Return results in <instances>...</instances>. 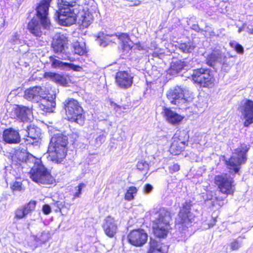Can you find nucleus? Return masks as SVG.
<instances>
[{"label":"nucleus","mask_w":253,"mask_h":253,"mask_svg":"<svg viewBox=\"0 0 253 253\" xmlns=\"http://www.w3.org/2000/svg\"><path fill=\"white\" fill-rule=\"evenodd\" d=\"M244 52V48L243 46L238 44V53L243 54Z\"/></svg>","instance_id":"48"},{"label":"nucleus","mask_w":253,"mask_h":253,"mask_svg":"<svg viewBox=\"0 0 253 253\" xmlns=\"http://www.w3.org/2000/svg\"><path fill=\"white\" fill-rule=\"evenodd\" d=\"M56 73L51 72H46L43 75V77L45 79H50L51 81H54Z\"/></svg>","instance_id":"41"},{"label":"nucleus","mask_w":253,"mask_h":253,"mask_svg":"<svg viewBox=\"0 0 253 253\" xmlns=\"http://www.w3.org/2000/svg\"><path fill=\"white\" fill-rule=\"evenodd\" d=\"M27 135L26 137L24 138V142L26 145H33L38 142L39 134L35 133L36 130L35 128L30 127H27Z\"/></svg>","instance_id":"29"},{"label":"nucleus","mask_w":253,"mask_h":253,"mask_svg":"<svg viewBox=\"0 0 253 253\" xmlns=\"http://www.w3.org/2000/svg\"><path fill=\"white\" fill-rule=\"evenodd\" d=\"M37 202L31 200L21 207L17 208L14 212V218L21 219L25 218L28 214L35 211Z\"/></svg>","instance_id":"15"},{"label":"nucleus","mask_w":253,"mask_h":253,"mask_svg":"<svg viewBox=\"0 0 253 253\" xmlns=\"http://www.w3.org/2000/svg\"><path fill=\"white\" fill-rule=\"evenodd\" d=\"M68 42V40L67 37L63 35L59 34L53 39L51 47L54 53H62L65 48L67 47Z\"/></svg>","instance_id":"20"},{"label":"nucleus","mask_w":253,"mask_h":253,"mask_svg":"<svg viewBox=\"0 0 253 253\" xmlns=\"http://www.w3.org/2000/svg\"><path fill=\"white\" fill-rule=\"evenodd\" d=\"M93 20V17L91 13L87 10H83V13L79 17V21L81 25L83 28H87Z\"/></svg>","instance_id":"28"},{"label":"nucleus","mask_w":253,"mask_h":253,"mask_svg":"<svg viewBox=\"0 0 253 253\" xmlns=\"http://www.w3.org/2000/svg\"><path fill=\"white\" fill-rule=\"evenodd\" d=\"M242 29H239L238 30V32H240V31H242Z\"/></svg>","instance_id":"53"},{"label":"nucleus","mask_w":253,"mask_h":253,"mask_svg":"<svg viewBox=\"0 0 253 253\" xmlns=\"http://www.w3.org/2000/svg\"><path fill=\"white\" fill-rule=\"evenodd\" d=\"M222 54L219 50L213 49L209 53L206 58V64L211 67H214L218 63L221 62Z\"/></svg>","instance_id":"24"},{"label":"nucleus","mask_w":253,"mask_h":253,"mask_svg":"<svg viewBox=\"0 0 253 253\" xmlns=\"http://www.w3.org/2000/svg\"><path fill=\"white\" fill-rule=\"evenodd\" d=\"M123 108L124 109H126V108L125 107H123Z\"/></svg>","instance_id":"55"},{"label":"nucleus","mask_w":253,"mask_h":253,"mask_svg":"<svg viewBox=\"0 0 253 253\" xmlns=\"http://www.w3.org/2000/svg\"><path fill=\"white\" fill-rule=\"evenodd\" d=\"M214 182L222 193L229 194L232 191V181L225 176L221 175H215Z\"/></svg>","instance_id":"19"},{"label":"nucleus","mask_w":253,"mask_h":253,"mask_svg":"<svg viewBox=\"0 0 253 253\" xmlns=\"http://www.w3.org/2000/svg\"><path fill=\"white\" fill-rule=\"evenodd\" d=\"M158 216L152 221V233L155 238L165 239L167 238L171 228L170 221L171 214L169 210L165 208H160L154 211Z\"/></svg>","instance_id":"2"},{"label":"nucleus","mask_w":253,"mask_h":253,"mask_svg":"<svg viewBox=\"0 0 253 253\" xmlns=\"http://www.w3.org/2000/svg\"><path fill=\"white\" fill-rule=\"evenodd\" d=\"M73 52L74 54L79 55H83L86 52L85 48L82 46L79 42H76L72 44Z\"/></svg>","instance_id":"33"},{"label":"nucleus","mask_w":253,"mask_h":253,"mask_svg":"<svg viewBox=\"0 0 253 253\" xmlns=\"http://www.w3.org/2000/svg\"><path fill=\"white\" fill-rule=\"evenodd\" d=\"M128 242L131 245L140 247L145 245L148 240V235L144 229L137 228L131 230L127 235Z\"/></svg>","instance_id":"11"},{"label":"nucleus","mask_w":253,"mask_h":253,"mask_svg":"<svg viewBox=\"0 0 253 253\" xmlns=\"http://www.w3.org/2000/svg\"><path fill=\"white\" fill-rule=\"evenodd\" d=\"M111 105L113 106H114L115 109H121V106L120 105H118L116 103L112 102H111Z\"/></svg>","instance_id":"49"},{"label":"nucleus","mask_w":253,"mask_h":253,"mask_svg":"<svg viewBox=\"0 0 253 253\" xmlns=\"http://www.w3.org/2000/svg\"><path fill=\"white\" fill-rule=\"evenodd\" d=\"M52 0H41L36 8V14L45 28L49 26L48 9Z\"/></svg>","instance_id":"12"},{"label":"nucleus","mask_w":253,"mask_h":253,"mask_svg":"<svg viewBox=\"0 0 253 253\" xmlns=\"http://www.w3.org/2000/svg\"><path fill=\"white\" fill-rule=\"evenodd\" d=\"M180 167L178 164H174L169 167L168 169L169 173L172 174L180 170Z\"/></svg>","instance_id":"39"},{"label":"nucleus","mask_w":253,"mask_h":253,"mask_svg":"<svg viewBox=\"0 0 253 253\" xmlns=\"http://www.w3.org/2000/svg\"><path fill=\"white\" fill-rule=\"evenodd\" d=\"M27 162L34 164L29 172L30 177L33 181L47 185L52 184L55 182L54 177L42 164L40 159L30 155Z\"/></svg>","instance_id":"3"},{"label":"nucleus","mask_w":253,"mask_h":253,"mask_svg":"<svg viewBox=\"0 0 253 253\" xmlns=\"http://www.w3.org/2000/svg\"><path fill=\"white\" fill-rule=\"evenodd\" d=\"M42 210L43 213L45 215H48L51 212V208L47 204H44L42 206Z\"/></svg>","instance_id":"43"},{"label":"nucleus","mask_w":253,"mask_h":253,"mask_svg":"<svg viewBox=\"0 0 253 253\" xmlns=\"http://www.w3.org/2000/svg\"><path fill=\"white\" fill-rule=\"evenodd\" d=\"M53 82L64 86H67L68 84L66 78L64 75L58 73H56Z\"/></svg>","instance_id":"34"},{"label":"nucleus","mask_w":253,"mask_h":253,"mask_svg":"<svg viewBox=\"0 0 253 253\" xmlns=\"http://www.w3.org/2000/svg\"><path fill=\"white\" fill-rule=\"evenodd\" d=\"M10 188L13 191H20L24 190L22 182L17 181L13 182L10 185Z\"/></svg>","instance_id":"36"},{"label":"nucleus","mask_w":253,"mask_h":253,"mask_svg":"<svg viewBox=\"0 0 253 253\" xmlns=\"http://www.w3.org/2000/svg\"><path fill=\"white\" fill-rule=\"evenodd\" d=\"M179 49L185 53H190L194 49V46L190 43H180L179 45Z\"/></svg>","instance_id":"35"},{"label":"nucleus","mask_w":253,"mask_h":253,"mask_svg":"<svg viewBox=\"0 0 253 253\" xmlns=\"http://www.w3.org/2000/svg\"><path fill=\"white\" fill-rule=\"evenodd\" d=\"M18 41H19L18 36L17 35H15L13 36V38L11 39V42L13 44H16V43H17Z\"/></svg>","instance_id":"47"},{"label":"nucleus","mask_w":253,"mask_h":253,"mask_svg":"<svg viewBox=\"0 0 253 253\" xmlns=\"http://www.w3.org/2000/svg\"><path fill=\"white\" fill-rule=\"evenodd\" d=\"M249 148L245 144H242L241 145L239 150H238V166L246 163L247 159L246 154Z\"/></svg>","instance_id":"30"},{"label":"nucleus","mask_w":253,"mask_h":253,"mask_svg":"<svg viewBox=\"0 0 253 253\" xmlns=\"http://www.w3.org/2000/svg\"><path fill=\"white\" fill-rule=\"evenodd\" d=\"M136 167L138 170L143 171L148 168V164L145 161H141L137 163Z\"/></svg>","instance_id":"40"},{"label":"nucleus","mask_w":253,"mask_h":253,"mask_svg":"<svg viewBox=\"0 0 253 253\" xmlns=\"http://www.w3.org/2000/svg\"><path fill=\"white\" fill-rule=\"evenodd\" d=\"M186 66V63L181 60L172 62L168 69L169 74L171 75H176L183 70Z\"/></svg>","instance_id":"27"},{"label":"nucleus","mask_w":253,"mask_h":253,"mask_svg":"<svg viewBox=\"0 0 253 253\" xmlns=\"http://www.w3.org/2000/svg\"><path fill=\"white\" fill-rule=\"evenodd\" d=\"M40 22H41L40 21ZM41 24L42 25V23H40L36 19L32 18L27 24V29L33 36L36 37H41L42 34ZM49 25H50V24ZM42 26L44 27L43 25ZM49 26L46 29L48 28ZM43 28L45 29L44 27Z\"/></svg>","instance_id":"23"},{"label":"nucleus","mask_w":253,"mask_h":253,"mask_svg":"<svg viewBox=\"0 0 253 253\" xmlns=\"http://www.w3.org/2000/svg\"><path fill=\"white\" fill-rule=\"evenodd\" d=\"M133 80V77L127 71H119L115 76L116 84L123 89L130 87L132 85Z\"/></svg>","instance_id":"14"},{"label":"nucleus","mask_w":253,"mask_h":253,"mask_svg":"<svg viewBox=\"0 0 253 253\" xmlns=\"http://www.w3.org/2000/svg\"><path fill=\"white\" fill-rule=\"evenodd\" d=\"M167 97L171 104L179 107L186 105L190 98L189 90L180 85H175L169 89L167 93Z\"/></svg>","instance_id":"9"},{"label":"nucleus","mask_w":253,"mask_h":253,"mask_svg":"<svg viewBox=\"0 0 253 253\" xmlns=\"http://www.w3.org/2000/svg\"><path fill=\"white\" fill-rule=\"evenodd\" d=\"M115 36L117 37L119 41V43L121 45V48L123 51L128 52L133 48L132 42L130 39L129 35L126 33H118L111 35H104L103 33H101V35L98 37L100 42V43L104 45L109 44L108 40V37H112Z\"/></svg>","instance_id":"10"},{"label":"nucleus","mask_w":253,"mask_h":253,"mask_svg":"<svg viewBox=\"0 0 253 253\" xmlns=\"http://www.w3.org/2000/svg\"><path fill=\"white\" fill-rule=\"evenodd\" d=\"M53 204L57 208L55 211V212H61L62 209L65 207V203L62 204L59 201H56Z\"/></svg>","instance_id":"42"},{"label":"nucleus","mask_w":253,"mask_h":253,"mask_svg":"<svg viewBox=\"0 0 253 253\" xmlns=\"http://www.w3.org/2000/svg\"><path fill=\"white\" fill-rule=\"evenodd\" d=\"M240 112L241 118L245 120V126L248 127L253 124V101L248 99L243 100L241 103Z\"/></svg>","instance_id":"13"},{"label":"nucleus","mask_w":253,"mask_h":253,"mask_svg":"<svg viewBox=\"0 0 253 253\" xmlns=\"http://www.w3.org/2000/svg\"><path fill=\"white\" fill-rule=\"evenodd\" d=\"M49 59L51 65L53 68H64L65 67H69L74 70H76L77 68L79 67L78 66L75 65L71 63L63 62L56 59L53 56H50L49 57Z\"/></svg>","instance_id":"26"},{"label":"nucleus","mask_w":253,"mask_h":253,"mask_svg":"<svg viewBox=\"0 0 253 253\" xmlns=\"http://www.w3.org/2000/svg\"><path fill=\"white\" fill-rule=\"evenodd\" d=\"M189 78L194 84L202 88H212L216 84L213 71L208 68L194 69Z\"/></svg>","instance_id":"7"},{"label":"nucleus","mask_w":253,"mask_h":253,"mask_svg":"<svg viewBox=\"0 0 253 253\" xmlns=\"http://www.w3.org/2000/svg\"><path fill=\"white\" fill-rule=\"evenodd\" d=\"M102 228L105 235L109 238H113L115 236L118 226L115 218L111 215H108L104 220Z\"/></svg>","instance_id":"17"},{"label":"nucleus","mask_w":253,"mask_h":253,"mask_svg":"<svg viewBox=\"0 0 253 253\" xmlns=\"http://www.w3.org/2000/svg\"><path fill=\"white\" fill-rule=\"evenodd\" d=\"M78 0H57L58 17L62 25L68 26L76 22L74 7L78 5Z\"/></svg>","instance_id":"5"},{"label":"nucleus","mask_w":253,"mask_h":253,"mask_svg":"<svg viewBox=\"0 0 253 253\" xmlns=\"http://www.w3.org/2000/svg\"><path fill=\"white\" fill-rule=\"evenodd\" d=\"M21 136L18 130L13 127L5 128L3 131L2 140L7 144H18L21 141Z\"/></svg>","instance_id":"18"},{"label":"nucleus","mask_w":253,"mask_h":253,"mask_svg":"<svg viewBox=\"0 0 253 253\" xmlns=\"http://www.w3.org/2000/svg\"><path fill=\"white\" fill-rule=\"evenodd\" d=\"M245 232H247L249 229H244Z\"/></svg>","instance_id":"52"},{"label":"nucleus","mask_w":253,"mask_h":253,"mask_svg":"<svg viewBox=\"0 0 253 253\" xmlns=\"http://www.w3.org/2000/svg\"><path fill=\"white\" fill-rule=\"evenodd\" d=\"M152 189H153V187L151 184H148V183L146 184L144 186V189H143L144 192L145 193H149L152 191Z\"/></svg>","instance_id":"44"},{"label":"nucleus","mask_w":253,"mask_h":253,"mask_svg":"<svg viewBox=\"0 0 253 253\" xmlns=\"http://www.w3.org/2000/svg\"><path fill=\"white\" fill-rule=\"evenodd\" d=\"M44 90L40 86H35L27 88L24 93V97L29 101H38L44 98Z\"/></svg>","instance_id":"16"},{"label":"nucleus","mask_w":253,"mask_h":253,"mask_svg":"<svg viewBox=\"0 0 253 253\" xmlns=\"http://www.w3.org/2000/svg\"><path fill=\"white\" fill-rule=\"evenodd\" d=\"M248 32L251 34H253V28H248Z\"/></svg>","instance_id":"50"},{"label":"nucleus","mask_w":253,"mask_h":253,"mask_svg":"<svg viewBox=\"0 0 253 253\" xmlns=\"http://www.w3.org/2000/svg\"><path fill=\"white\" fill-rule=\"evenodd\" d=\"M31 111L28 107L18 105L14 110L15 118L23 122H27L29 120L28 116Z\"/></svg>","instance_id":"25"},{"label":"nucleus","mask_w":253,"mask_h":253,"mask_svg":"<svg viewBox=\"0 0 253 253\" xmlns=\"http://www.w3.org/2000/svg\"><path fill=\"white\" fill-rule=\"evenodd\" d=\"M238 171H239V168H238Z\"/></svg>","instance_id":"56"},{"label":"nucleus","mask_w":253,"mask_h":253,"mask_svg":"<svg viewBox=\"0 0 253 253\" xmlns=\"http://www.w3.org/2000/svg\"><path fill=\"white\" fill-rule=\"evenodd\" d=\"M192 201L186 200L182 204L174 220V226L180 232L187 230L192 226L195 216L191 211Z\"/></svg>","instance_id":"6"},{"label":"nucleus","mask_w":253,"mask_h":253,"mask_svg":"<svg viewBox=\"0 0 253 253\" xmlns=\"http://www.w3.org/2000/svg\"><path fill=\"white\" fill-rule=\"evenodd\" d=\"M227 165L228 168L230 169V172H237V165L233 162L232 158L229 159Z\"/></svg>","instance_id":"37"},{"label":"nucleus","mask_w":253,"mask_h":253,"mask_svg":"<svg viewBox=\"0 0 253 253\" xmlns=\"http://www.w3.org/2000/svg\"><path fill=\"white\" fill-rule=\"evenodd\" d=\"M164 116L167 121L172 125H178L183 120L184 117L172 111L170 108L163 109Z\"/></svg>","instance_id":"22"},{"label":"nucleus","mask_w":253,"mask_h":253,"mask_svg":"<svg viewBox=\"0 0 253 253\" xmlns=\"http://www.w3.org/2000/svg\"><path fill=\"white\" fill-rule=\"evenodd\" d=\"M66 120L70 123H75L81 126L84 124L85 111L81 103L73 98H68L63 103Z\"/></svg>","instance_id":"4"},{"label":"nucleus","mask_w":253,"mask_h":253,"mask_svg":"<svg viewBox=\"0 0 253 253\" xmlns=\"http://www.w3.org/2000/svg\"><path fill=\"white\" fill-rule=\"evenodd\" d=\"M230 250H236L237 249V242L235 240L230 244Z\"/></svg>","instance_id":"46"},{"label":"nucleus","mask_w":253,"mask_h":253,"mask_svg":"<svg viewBox=\"0 0 253 253\" xmlns=\"http://www.w3.org/2000/svg\"><path fill=\"white\" fill-rule=\"evenodd\" d=\"M189 136L185 130L178 129L172 137L169 151L173 155H178L184 151L188 146Z\"/></svg>","instance_id":"8"},{"label":"nucleus","mask_w":253,"mask_h":253,"mask_svg":"<svg viewBox=\"0 0 253 253\" xmlns=\"http://www.w3.org/2000/svg\"><path fill=\"white\" fill-rule=\"evenodd\" d=\"M85 185L84 183H80L78 185L77 188V191L75 193V194L73 195V199H75L77 198H78L80 196V195L82 193V190L83 187H85Z\"/></svg>","instance_id":"38"},{"label":"nucleus","mask_w":253,"mask_h":253,"mask_svg":"<svg viewBox=\"0 0 253 253\" xmlns=\"http://www.w3.org/2000/svg\"><path fill=\"white\" fill-rule=\"evenodd\" d=\"M168 247L155 239H150L146 253H168Z\"/></svg>","instance_id":"21"},{"label":"nucleus","mask_w":253,"mask_h":253,"mask_svg":"<svg viewBox=\"0 0 253 253\" xmlns=\"http://www.w3.org/2000/svg\"><path fill=\"white\" fill-rule=\"evenodd\" d=\"M68 139L62 133L54 134L50 140L47 153L50 160L61 164L65 159L68 151Z\"/></svg>","instance_id":"1"},{"label":"nucleus","mask_w":253,"mask_h":253,"mask_svg":"<svg viewBox=\"0 0 253 253\" xmlns=\"http://www.w3.org/2000/svg\"><path fill=\"white\" fill-rule=\"evenodd\" d=\"M138 188L135 186H129L125 194V199L127 201L133 200L138 192Z\"/></svg>","instance_id":"32"},{"label":"nucleus","mask_w":253,"mask_h":253,"mask_svg":"<svg viewBox=\"0 0 253 253\" xmlns=\"http://www.w3.org/2000/svg\"><path fill=\"white\" fill-rule=\"evenodd\" d=\"M65 59H67V60H70V58L69 57H68L67 58H65Z\"/></svg>","instance_id":"51"},{"label":"nucleus","mask_w":253,"mask_h":253,"mask_svg":"<svg viewBox=\"0 0 253 253\" xmlns=\"http://www.w3.org/2000/svg\"><path fill=\"white\" fill-rule=\"evenodd\" d=\"M135 49L138 50H142L144 49V46L140 42L134 43Z\"/></svg>","instance_id":"45"},{"label":"nucleus","mask_w":253,"mask_h":253,"mask_svg":"<svg viewBox=\"0 0 253 253\" xmlns=\"http://www.w3.org/2000/svg\"><path fill=\"white\" fill-rule=\"evenodd\" d=\"M236 48L237 49V45H236Z\"/></svg>","instance_id":"54"},{"label":"nucleus","mask_w":253,"mask_h":253,"mask_svg":"<svg viewBox=\"0 0 253 253\" xmlns=\"http://www.w3.org/2000/svg\"><path fill=\"white\" fill-rule=\"evenodd\" d=\"M55 105L54 102L49 99H44L39 104V107L41 110L45 113H50L53 111Z\"/></svg>","instance_id":"31"}]
</instances>
